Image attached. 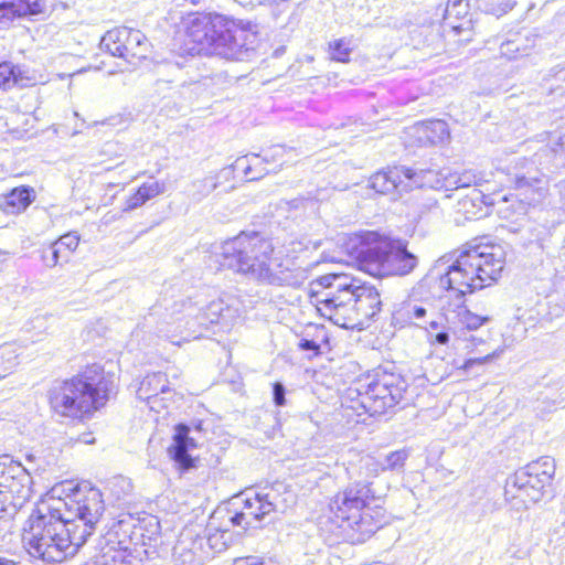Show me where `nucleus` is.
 Segmentation results:
<instances>
[{
	"mask_svg": "<svg viewBox=\"0 0 565 565\" xmlns=\"http://www.w3.org/2000/svg\"><path fill=\"white\" fill-rule=\"evenodd\" d=\"M104 510L102 492L89 484L78 487L68 501L41 504L24 529L26 552L46 564L62 563L94 533Z\"/></svg>",
	"mask_w": 565,
	"mask_h": 565,
	"instance_id": "obj_1",
	"label": "nucleus"
},
{
	"mask_svg": "<svg viewBox=\"0 0 565 565\" xmlns=\"http://www.w3.org/2000/svg\"><path fill=\"white\" fill-rule=\"evenodd\" d=\"M216 257L221 267L268 285L300 287L310 274L296 258L274 255L271 242L257 233H242L223 243Z\"/></svg>",
	"mask_w": 565,
	"mask_h": 565,
	"instance_id": "obj_2",
	"label": "nucleus"
},
{
	"mask_svg": "<svg viewBox=\"0 0 565 565\" xmlns=\"http://www.w3.org/2000/svg\"><path fill=\"white\" fill-rule=\"evenodd\" d=\"M309 297L322 317L344 329H354L361 317L373 318L382 305L375 287L345 274H328L311 281Z\"/></svg>",
	"mask_w": 565,
	"mask_h": 565,
	"instance_id": "obj_3",
	"label": "nucleus"
},
{
	"mask_svg": "<svg viewBox=\"0 0 565 565\" xmlns=\"http://www.w3.org/2000/svg\"><path fill=\"white\" fill-rule=\"evenodd\" d=\"M114 390L111 376L93 364L70 380L55 382L47 392V401L55 415L82 420L103 407Z\"/></svg>",
	"mask_w": 565,
	"mask_h": 565,
	"instance_id": "obj_4",
	"label": "nucleus"
},
{
	"mask_svg": "<svg viewBox=\"0 0 565 565\" xmlns=\"http://www.w3.org/2000/svg\"><path fill=\"white\" fill-rule=\"evenodd\" d=\"M186 36L198 52L226 60H244L255 49L257 35L221 14L199 13L190 17Z\"/></svg>",
	"mask_w": 565,
	"mask_h": 565,
	"instance_id": "obj_5",
	"label": "nucleus"
},
{
	"mask_svg": "<svg viewBox=\"0 0 565 565\" xmlns=\"http://www.w3.org/2000/svg\"><path fill=\"white\" fill-rule=\"evenodd\" d=\"M505 265V253L499 245H469L458 255L456 262L439 277L441 288L459 296L482 289L497 281Z\"/></svg>",
	"mask_w": 565,
	"mask_h": 565,
	"instance_id": "obj_6",
	"label": "nucleus"
},
{
	"mask_svg": "<svg viewBox=\"0 0 565 565\" xmlns=\"http://www.w3.org/2000/svg\"><path fill=\"white\" fill-rule=\"evenodd\" d=\"M358 259L363 270L376 277L405 276L418 264L406 244L377 232L362 234Z\"/></svg>",
	"mask_w": 565,
	"mask_h": 565,
	"instance_id": "obj_7",
	"label": "nucleus"
},
{
	"mask_svg": "<svg viewBox=\"0 0 565 565\" xmlns=\"http://www.w3.org/2000/svg\"><path fill=\"white\" fill-rule=\"evenodd\" d=\"M555 470V460L548 456L530 462L508 478L504 488L507 499H519L525 507L539 502L545 488L551 484Z\"/></svg>",
	"mask_w": 565,
	"mask_h": 565,
	"instance_id": "obj_8",
	"label": "nucleus"
},
{
	"mask_svg": "<svg viewBox=\"0 0 565 565\" xmlns=\"http://www.w3.org/2000/svg\"><path fill=\"white\" fill-rule=\"evenodd\" d=\"M406 383L399 374L376 373L363 391L359 390L360 405L371 416L384 414L403 398Z\"/></svg>",
	"mask_w": 565,
	"mask_h": 565,
	"instance_id": "obj_9",
	"label": "nucleus"
},
{
	"mask_svg": "<svg viewBox=\"0 0 565 565\" xmlns=\"http://www.w3.org/2000/svg\"><path fill=\"white\" fill-rule=\"evenodd\" d=\"M3 470L0 475V487L9 495L10 510L17 513L31 499L32 477L26 468L9 456L0 458Z\"/></svg>",
	"mask_w": 565,
	"mask_h": 565,
	"instance_id": "obj_10",
	"label": "nucleus"
},
{
	"mask_svg": "<svg viewBox=\"0 0 565 565\" xmlns=\"http://www.w3.org/2000/svg\"><path fill=\"white\" fill-rule=\"evenodd\" d=\"M376 498L370 482L358 481L337 493L330 503V509L335 518L347 523L351 518L366 507L373 504Z\"/></svg>",
	"mask_w": 565,
	"mask_h": 565,
	"instance_id": "obj_11",
	"label": "nucleus"
},
{
	"mask_svg": "<svg viewBox=\"0 0 565 565\" xmlns=\"http://www.w3.org/2000/svg\"><path fill=\"white\" fill-rule=\"evenodd\" d=\"M443 315L449 328H461L477 330L484 323L491 321L489 316H478L465 306V298L459 296V301L448 302L443 307Z\"/></svg>",
	"mask_w": 565,
	"mask_h": 565,
	"instance_id": "obj_12",
	"label": "nucleus"
},
{
	"mask_svg": "<svg viewBox=\"0 0 565 565\" xmlns=\"http://www.w3.org/2000/svg\"><path fill=\"white\" fill-rule=\"evenodd\" d=\"M269 513L270 511L265 509V501L262 499L260 492H255L254 495H247L243 500L242 510L235 511L228 520L233 526L247 530L248 527L256 526V523Z\"/></svg>",
	"mask_w": 565,
	"mask_h": 565,
	"instance_id": "obj_13",
	"label": "nucleus"
},
{
	"mask_svg": "<svg viewBox=\"0 0 565 565\" xmlns=\"http://www.w3.org/2000/svg\"><path fill=\"white\" fill-rule=\"evenodd\" d=\"M170 391L169 381L167 375L161 372L148 374L140 383L137 390V397L147 402L151 411L159 412L162 407V398H158L160 394H166Z\"/></svg>",
	"mask_w": 565,
	"mask_h": 565,
	"instance_id": "obj_14",
	"label": "nucleus"
},
{
	"mask_svg": "<svg viewBox=\"0 0 565 565\" xmlns=\"http://www.w3.org/2000/svg\"><path fill=\"white\" fill-rule=\"evenodd\" d=\"M407 167H392L371 177V186L382 194L407 191Z\"/></svg>",
	"mask_w": 565,
	"mask_h": 565,
	"instance_id": "obj_15",
	"label": "nucleus"
},
{
	"mask_svg": "<svg viewBox=\"0 0 565 565\" xmlns=\"http://www.w3.org/2000/svg\"><path fill=\"white\" fill-rule=\"evenodd\" d=\"M384 523V511L376 503L366 504L361 509L355 518H351L347 524L348 527L360 533L362 536L374 534Z\"/></svg>",
	"mask_w": 565,
	"mask_h": 565,
	"instance_id": "obj_16",
	"label": "nucleus"
},
{
	"mask_svg": "<svg viewBox=\"0 0 565 565\" xmlns=\"http://www.w3.org/2000/svg\"><path fill=\"white\" fill-rule=\"evenodd\" d=\"M548 157L547 149H541L536 152L533 158H514L507 166V174L509 175L510 182L515 185L520 183L521 177H524V180L531 179L532 177L540 175L542 172L539 169V166L543 164L542 158Z\"/></svg>",
	"mask_w": 565,
	"mask_h": 565,
	"instance_id": "obj_17",
	"label": "nucleus"
},
{
	"mask_svg": "<svg viewBox=\"0 0 565 565\" xmlns=\"http://www.w3.org/2000/svg\"><path fill=\"white\" fill-rule=\"evenodd\" d=\"M190 428L186 425L180 424L175 427L174 443L169 448L171 458L183 470L193 467V458L189 451L196 447L193 438L189 437Z\"/></svg>",
	"mask_w": 565,
	"mask_h": 565,
	"instance_id": "obj_18",
	"label": "nucleus"
},
{
	"mask_svg": "<svg viewBox=\"0 0 565 565\" xmlns=\"http://www.w3.org/2000/svg\"><path fill=\"white\" fill-rule=\"evenodd\" d=\"M33 188L22 185L12 189L9 193L0 195V210L6 214H19L35 200Z\"/></svg>",
	"mask_w": 565,
	"mask_h": 565,
	"instance_id": "obj_19",
	"label": "nucleus"
},
{
	"mask_svg": "<svg viewBox=\"0 0 565 565\" xmlns=\"http://www.w3.org/2000/svg\"><path fill=\"white\" fill-rule=\"evenodd\" d=\"M412 131L422 146L437 145L449 138L448 126L444 120L418 122Z\"/></svg>",
	"mask_w": 565,
	"mask_h": 565,
	"instance_id": "obj_20",
	"label": "nucleus"
},
{
	"mask_svg": "<svg viewBox=\"0 0 565 565\" xmlns=\"http://www.w3.org/2000/svg\"><path fill=\"white\" fill-rule=\"evenodd\" d=\"M520 180V183L514 188L520 191L522 200L526 201L527 204H539L547 196L550 191L548 179L543 173L540 175L535 174L527 180L521 177Z\"/></svg>",
	"mask_w": 565,
	"mask_h": 565,
	"instance_id": "obj_21",
	"label": "nucleus"
},
{
	"mask_svg": "<svg viewBox=\"0 0 565 565\" xmlns=\"http://www.w3.org/2000/svg\"><path fill=\"white\" fill-rule=\"evenodd\" d=\"M149 49L150 44L141 31L127 28L125 36V61L131 65H137L147 57Z\"/></svg>",
	"mask_w": 565,
	"mask_h": 565,
	"instance_id": "obj_22",
	"label": "nucleus"
},
{
	"mask_svg": "<svg viewBox=\"0 0 565 565\" xmlns=\"http://www.w3.org/2000/svg\"><path fill=\"white\" fill-rule=\"evenodd\" d=\"M40 0H14L0 2V23L8 24L14 18L33 15L42 12Z\"/></svg>",
	"mask_w": 565,
	"mask_h": 565,
	"instance_id": "obj_23",
	"label": "nucleus"
},
{
	"mask_svg": "<svg viewBox=\"0 0 565 565\" xmlns=\"http://www.w3.org/2000/svg\"><path fill=\"white\" fill-rule=\"evenodd\" d=\"M259 492L262 499L265 501V509L270 512H284L294 499L292 493L287 491L285 484L281 482L264 487Z\"/></svg>",
	"mask_w": 565,
	"mask_h": 565,
	"instance_id": "obj_24",
	"label": "nucleus"
},
{
	"mask_svg": "<svg viewBox=\"0 0 565 565\" xmlns=\"http://www.w3.org/2000/svg\"><path fill=\"white\" fill-rule=\"evenodd\" d=\"M407 191L413 188H430V189H439L441 180V170L435 171L431 169L427 170H414L412 168H407Z\"/></svg>",
	"mask_w": 565,
	"mask_h": 565,
	"instance_id": "obj_25",
	"label": "nucleus"
},
{
	"mask_svg": "<svg viewBox=\"0 0 565 565\" xmlns=\"http://www.w3.org/2000/svg\"><path fill=\"white\" fill-rule=\"evenodd\" d=\"M126 33V26L116 28L106 32V34L100 40V47L110 53L113 56L124 58Z\"/></svg>",
	"mask_w": 565,
	"mask_h": 565,
	"instance_id": "obj_26",
	"label": "nucleus"
},
{
	"mask_svg": "<svg viewBox=\"0 0 565 565\" xmlns=\"http://www.w3.org/2000/svg\"><path fill=\"white\" fill-rule=\"evenodd\" d=\"M19 348L13 343L0 345V381L12 374L19 365Z\"/></svg>",
	"mask_w": 565,
	"mask_h": 565,
	"instance_id": "obj_27",
	"label": "nucleus"
},
{
	"mask_svg": "<svg viewBox=\"0 0 565 565\" xmlns=\"http://www.w3.org/2000/svg\"><path fill=\"white\" fill-rule=\"evenodd\" d=\"M206 531V536H203L204 542L213 553H221L227 548L232 537L228 530H221L210 521Z\"/></svg>",
	"mask_w": 565,
	"mask_h": 565,
	"instance_id": "obj_28",
	"label": "nucleus"
},
{
	"mask_svg": "<svg viewBox=\"0 0 565 565\" xmlns=\"http://www.w3.org/2000/svg\"><path fill=\"white\" fill-rule=\"evenodd\" d=\"M529 42V39L516 34L513 39H509L500 45V53L509 60L526 56L532 47Z\"/></svg>",
	"mask_w": 565,
	"mask_h": 565,
	"instance_id": "obj_29",
	"label": "nucleus"
},
{
	"mask_svg": "<svg viewBox=\"0 0 565 565\" xmlns=\"http://www.w3.org/2000/svg\"><path fill=\"white\" fill-rule=\"evenodd\" d=\"M188 537H180L174 546V555L183 565H202L206 553H198L196 550H188Z\"/></svg>",
	"mask_w": 565,
	"mask_h": 565,
	"instance_id": "obj_30",
	"label": "nucleus"
},
{
	"mask_svg": "<svg viewBox=\"0 0 565 565\" xmlns=\"http://www.w3.org/2000/svg\"><path fill=\"white\" fill-rule=\"evenodd\" d=\"M358 477L364 479L363 482H369V479L377 477L383 472L382 461L372 456H364L359 460Z\"/></svg>",
	"mask_w": 565,
	"mask_h": 565,
	"instance_id": "obj_31",
	"label": "nucleus"
},
{
	"mask_svg": "<svg viewBox=\"0 0 565 565\" xmlns=\"http://www.w3.org/2000/svg\"><path fill=\"white\" fill-rule=\"evenodd\" d=\"M544 86L550 94L564 95L565 94V67L552 68L544 78Z\"/></svg>",
	"mask_w": 565,
	"mask_h": 565,
	"instance_id": "obj_32",
	"label": "nucleus"
},
{
	"mask_svg": "<svg viewBox=\"0 0 565 565\" xmlns=\"http://www.w3.org/2000/svg\"><path fill=\"white\" fill-rule=\"evenodd\" d=\"M41 259L43 264L49 268H53L61 263H67L70 260L62 248L57 247L56 242H53L49 246L41 249Z\"/></svg>",
	"mask_w": 565,
	"mask_h": 565,
	"instance_id": "obj_33",
	"label": "nucleus"
},
{
	"mask_svg": "<svg viewBox=\"0 0 565 565\" xmlns=\"http://www.w3.org/2000/svg\"><path fill=\"white\" fill-rule=\"evenodd\" d=\"M408 457L409 451L406 449H399L387 454L382 461L383 472L402 471Z\"/></svg>",
	"mask_w": 565,
	"mask_h": 565,
	"instance_id": "obj_34",
	"label": "nucleus"
},
{
	"mask_svg": "<svg viewBox=\"0 0 565 565\" xmlns=\"http://www.w3.org/2000/svg\"><path fill=\"white\" fill-rule=\"evenodd\" d=\"M426 309L415 301H406L396 312V319L402 318L404 321L422 320L426 316Z\"/></svg>",
	"mask_w": 565,
	"mask_h": 565,
	"instance_id": "obj_35",
	"label": "nucleus"
},
{
	"mask_svg": "<svg viewBox=\"0 0 565 565\" xmlns=\"http://www.w3.org/2000/svg\"><path fill=\"white\" fill-rule=\"evenodd\" d=\"M217 178L218 175H209L201 180L195 181L193 183V186L195 189V191L192 194L193 199L196 201H201L202 199L211 194L213 191H215L218 188Z\"/></svg>",
	"mask_w": 565,
	"mask_h": 565,
	"instance_id": "obj_36",
	"label": "nucleus"
},
{
	"mask_svg": "<svg viewBox=\"0 0 565 565\" xmlns=\"http://www.w3.org/2000/svg\"><path fill=\"white\" fill-rule=\"evenodd\" d=\"M483 6L487 13L501 17L514 8L515 0H484Z\"/></svg>",
	"mask_w": 565,
	"mask_h": 565,
	"instance_id": "obj_37",
	"label": "nucleus"
},
{
	"mask_svg": "<svg viewBox=\"0 0 565 565\" xmlns=\"http://www.w3.org/2000/svg\"><path fill=\"white\" fill-rule=\"evenodd\" d=\"M17 83L15 68L10 62H0V88L7 90Z\"/></svg>",
	"mask_w": 565,
	"mask_h": 565,
	"instance_id": "obj_38",
	"label": "nucleus"
},
{
	"mask_svg": "<svg viewBox=\"0 0 565 565\" xmlns=\"http://www.w3.org/2000/svg\"><path fill=\"white\" fill-rule=\"evenodd\" d=\"M331 56L332 60L338 62H348L351 53V49L349 47V42L344 39L335 40L330 43Z\"/></svg>",
	"mask_w": 565,
	"mask_h": 565,
	"instance_id": "obj_39",
	"label": "nucleus"
},
{
	"mask_svg": "<svg viewBox=\"0 0 565 565\" xmlns=\"http://www.w3.org/2000/svg\"><path fill=\"white\" fill-rule=\"evenodd\" d=\"M55 242L57 244V247L62 248L64 254H66L67 257L71 258L72 254L78 247L79 235H77L75 232H71V233L62 235Z\"/></svg>",
	"mask_w": 565,
	"mask_h": 565,
	"instance_id": "obj_40",
	"label": "nucleus"
},
{
	"mask_svg": "<svg viewBox=\"0 0 565 565\" xmlns=\"http://www.w3.org/2000/svg\"><path fill=\"white\" fill-rule=\"evenodd\" d=\"M138 191L140 192V196H142L147 202L148 200L163 193L164 184L159 183L158 181L146 182L139 186Z\"/></svg>",
	"mask_w": 565,
	"mask_h": 565,
	"instance_id": "obj_41",
	"label": "nucleus"
},
{
	"mask_svg": "<svg viewBox=\"0 0 565 565\" xmlns=\"http://www.w3.org/2000/svg\"><path fill=\"white\" fill-rule=\"evenodd\" d=\"M457 179L458 172H451L449 169H443L439 189H445L447 191L459 189V182H457Z\"/></svg>",
	"mask_w": 565,
	"mask_h": 565,
	"instance_id": "obj_42",
	"label": "nucleus"
},
{
	"mask_svg": "<svg viewBox=\"0 0 565 565\" xmlns=\"http://www.w3.org/2000/svg\"><path fill=\"white\" fill-rule=\"evenodd\" d=\"M113 484V492L117 495L118 499H120L121 493L116 491V488H120L122 495H127L132 490V484L129 479H126L124 477H116L111 481Z\"/></svg>",
	"mask_w": 565,
	"mask_h": 565,
	"instance_id": "obj_43",
	"label": "nucleus"
},
{
	"mask_svg": "<svg viewBox=\"0 0 565 565\" xmlns=\"http://www.w3.org/2000/svg\"><path fill=\"white\" fill-rule=\"evenodd\" d=\"M180 537H188L189 541H188V550H196L198 553H205L203 551V545H204V537L203 536H199V535H193L191 531H188V532H184L181 534Z\"/></svg>",
	"mask_w": 565,
	"mask_h": 565,
	"instance_id": "obj_44",
	"label": "nucleus"
},
{
	"mask_svg": "<svg viewBox=\"0 0 565 565\" xmlns=\"http://www.w3.org/2000/svg\"><path fill=\"white\" fill-rule=\"evenodd\" d=\"M480 178L477 177L472 171H465L462 173H458L457 182H459L460 188H469L471 185H477Z\"/></svg>",
	"mask_w": 565,
	"mask_h": 565,
	"instance_id": "obj_45",
	"label": "nucleus"
},
{
	"mask_svg": "<svg viewBox=\"0 0 565 565\" xmlns=\"http://www.w3.org/2000/svg\"><path fill=\"white\" fill-rule=\"evenodd\" d=\"M494 356H498V354L495 352H493L492 354H487L486 356H482V358L469 359L463 363V365L460 369H462L465 371H470L475 366L484 365L486 363L490 362Z\"/></svg>",
	"mask_w": 565,
	"mask_h": 565,
	"instance_id": "obj_46",
	"label": "nucleus"
},
{
	"mask_svg": "<svg viewBox=\"0 0 565 565\" xmlns=\"http://www.w3.org/2000/svg\"><path fill=\"white\" fill-rule=\"evenodd\" d=\"M286 149L282 146H274L267 152H265L263 160L265 162H276L282 158Z\"/></svg>",
	"mask_w": 565,
	"mask_h": 565,
	"instance_id": "obj_47",
	"label": "nucleus"
},
{
	"mask_svg": "<svg viewBox=\"0 0 565 565\" xmlns=\"http://www.w3.org/2000/svg\"><path fill=\"white\" fill-rule=\"evenodd\" d=\"M10 508L9 495H6L3 488L0 487V518L13 516L15 513Z\"/></svg>",
	"mask_w": 565,
	"mask_h": 565,
	"instance_id": "obj_48",
	"label": "nucleus"
},
{
	"mask_svg": "<svg viewBox=\"0 0 565 565\" xmlns=\"http://www.w3.org/2000/svg\"><path fill=\"white\" fill-rule=\"evenodd\" d=\"M285 393V386L280 382H276L273 385L274 402L277 406H284L286 404Z\"/></svg>",
	"mask_w": 565,
	"mask_h": 565,
	"instance_id": "obj_49",
	"label": "nucleus"
},
{
	"mask_svg": "<svg viewBox=\"0 0 565 565\" xmlns=\"http://www.w3.org/2000/svg\"><path fill=\"white\" fill-rule=\"evenodd\" d=\"M146 203V200L140 196V192L137 190L135 194H132L126 202L125 212L132 211Z\"/></svg>",
	"mask_w": 565,
	"mask_h": 565,
	"instance_id": "obj_50",
	"label": "nucleus"
},
{
	"mask_svg": "<svg viewBox=\"0 0 565 565\" xmlns=\"http://www.w3.org/2000/svg\"><path fill=\"white\" fill-rule=\"evenodd\" d=\"M244 174L248 180H257L260 179L264 174L267 173L265 168L260 169L256 173H254L252 166L247 164L243 168Z\"/></svg>",
	"mask_w": 565,
	"mask_h": 565,
	"instance_id": "obj_51",
	"label": "nucleus"
},
{
	"mask_svg": "<svg viewBox=\"0 0 565 565\" xmlns=\"http://www.w3.org/2000/svg\"><path fill=\"white\" fill-rule=\"evenodd\" d=\"M299 348L303 351H313L316 354L319 352L320 347L313 340L302 339L299 342Z\"/></svg>",
	"mask_w": 565,
	"mask_h": 565,
	"instance_id": "obj_52",
	"label": "nucleus"
},
{
	"mask_svg": "<svg viewBox=\"0 0 565 565\" xmlns=\"http://www.w3.org/2000/svg\"><path fill=\"white\" fill-rule=\"evenodd\" d=\"M457 7H462V9L466 10L468 9V3L463 2L462 0H449L446 8V13L448 15H452V12L456 10Z\"/></svg>",
	"mask_w": 565,
	"mask_h": 565,
	"instance_id": "obj_53",
	"label": "nucleus"
},
{
	"mask_svg": "<svg viewBox=\"0 0 565 565\" xmlns=\"http://www.w3.org/2000/svg\"><path fill=\"white\" fill-rule=\"evenodd\" d=\"M435 341L439 344H447L449 341V334L447 332H438L435 335Z\"/></svg>",
	"mask_w": 565,
	"mask_h": 565,
	"instance_id": "obj_54",
	"label": "nucleus"
},
{
	"mask_svg": "<svg viewBox=\"0 0 565 565\" xmlns=\"http://www.w3.org/2000/svg\"><path fill=\"white\" fill-rule=\"evenodd\" d=\"M18 564H19V562H17L15 559L0 554V565H18Z\"/></svg>",
	"mask_w": 565,
	"mask_h": 565,
	"instance_id": "obj_55",
	"label": "nucleus"
},
{
	"mask_svg": "<svg viewBox=\"0 0 565 565\" xmlns=\"http://www.w3.org/2000/svg\"><path fill=\"white\" fill-rule=\"evenodd\" d=\"M245 565H263L258 557L249 556L245 561Z\"/></svg>",
	"mask_w": 565,
	"mask_h": 565,
	"instance_id": "obj_56",
	"label": "nucleus"
},
{
	"mask_svg": "<svg viewBox=\"0 0 565 565\" xmlns=\"http://www.w3.org/2000/svg\"><path fill=\"white\" fill-rule=\"evenodd\" d=\"M555 533L559 534L561 536H565V520L558 527L555 529Z\"/></svg>",
	"mask_w": 565,
	"mask_h": 565,
	"instance_id": "obj_57",
	"label": "nucleus"
},
{
	"mask_svg": "<svg viewBox=\"0 0 565 565\" xmlns=\"http://www.w3.org/2000/svg\"><path fill=\"white\" fill-rule=\"evenodd\" d=\"M467 13V9H462V7H457L456 10L452 12V14L455 15H460V14H466Z\"/></svg>",
	"mask_w": 565,
	"mask_h": 565,
	"instance_id": "obj_58",
	"label": "nucleus"
},
{
	"mask_svg": "<svg viewBox=\"0 0 565 565\" xmlns=\"http://www.w3.org/2000/svg\"><path fill=\"white\" fill-rule=\"evenodd\" d=\"M236 163H237L238 166H243V164L245 163V160H244V159H238V160L236 161Z\"/></svg>",
	"mask_w": 565,
	"mask_h": 565,
	"instance_id": "obj_59",
	"label": "nucleus"
},
{
	"mask_svg": "<svg viewBox=\"0 0 565 565\" xmlns=\"http://www.w3.org/2000/svg\"><path fill=\"white\" fill-rule=\"evenodd\" d=\"M259 158H260L259 154H252L253 160H259Z\"/></svg>",
	"mask_w": 565,
	"mask_h": 565,
	"instance_id": "obj_60",
	"label": "nucleus"
},
{
	"mask_svg": "<svg viewBox=\"0 0 565 565\" xmlns=\"http://www.w3.org/2000/svg\"><path fill=\"white\" fill-rule=\"evenodd\" d=\"M430 327H431L433 329H436V328L438 327V324H437V322H431V323H430Z\"/></svg>",
	"mask_w": 565,
	"mask_h": 565,
	"instance_id": "obj_61",
	"label": "nucleus"
},
{
	"mask_svg": "<svg viewBox=\"0 0 565 565\" xmlns=\"http://www.w3.org/2000/svg\"><path fill=\"white\" fill-rule=\"evenodd\" d=\"M113 218H114V216H111L109 220H108V218H106V216L104 217V220H105V223H106V224H107L108 222H110Z\"/></svg>",
	"mask_w": 565,
	"mask_h": 565,
	"instance_id": "obj_62",
	"label": "nucleus"
},
{
	"mask_svg": "<svg viewBox=\"0 0 565 565\" xmlns=\"http://www.w3.org/2000/svg\"><path fill=\"white\" fill-rule=\"evenodd\" d=\"M473 193H476L477 196L480 194V192H478L477 190H473Z\"/></svg>",
	"mask_w": 565,
	"mask_h": 565,
	"instance_id": "obj_63",
	"label": "nucleus"
}]
</instances>
